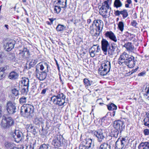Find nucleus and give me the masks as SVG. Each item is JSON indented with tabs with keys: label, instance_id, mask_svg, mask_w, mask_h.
<instances>
[{
	"label": "nucleus",
	"instance_id": "12",
	"mask_svg": "<svg viewBox=\"0 0 149 149\" xmlns=\"http://www.w3.org/2000/svg\"><path fill=\"white\" fill-rule=\"evenodd\" d=\"M108 0L102 3V6L100 9L102 11L101 14L102 15H105L108 13V10L109 8L111 9L108 4Z\"/></svg>",
	"mask_w": 149,
	"mask_h": 149
},
{
	"label": "nucleus",
	"instance_id": "14",
	"mask_svg": "<svg viewBox=\"0 0 149 149\" xmlns=\"http://www.w3.org/2000/svg\"><path fill=\"white\" fill-rule=\"evenodd\" d=\"M15 41L13 40H10L4 45L5 49L8 51H10L14 47Z\"/></svg>",
	"mask_w": 149,
	"mask_h": 149
},
{
	"label": "nucleus",
	"instance_id": "44",
	"mask_svg": "<svg viewBox=\"0 0 149 149\" xmlns=\"http://www.w3.org/2000/svg\"><path fill=\"white\" fill-rule=\"evenodd\" d=\"M83 82L86 87L90 86L91 84L90 81L87 78H85L84 79Z\"/></svg>",
	"mask_w": 149,
	"mask_h": 149
},
{
	"label": "nucleus",
	"instance_id": "24",
	"mask_svg": "<svg viewBox=\"0 0 149 149\" xmlns=\"http://www.w3.org/2000/svg\"><path fill=\"white\" fill-rule=\"evenodd\" d=\"M57 4L61 8H65L67 7V0H59Z\"/></svg>",
	"mask_w": 149,
	"mask_h": 149
},
{
	"label": "nucleus",
	"instance_id": "36",
	"mask_svg": "<svg viewBox=\"0 0 149 149\" xmlns=\"http://www.w3.org/2000/svg\"><path fill=\"white\" fill-rule=\"evenodd\" d=\"M6 59L4 53L3 52H0V65L3 63Z\"/></svg>",
	"mask_w": 149,
	"mask_h": 149
},
{
	"label": "nucleus",
	"instance_id": "43",
	"mask_svg": "<svg viewBox=\"0 0 149 149\" xmlns=\"http://www.w3.org/2000/svg\"><path fill=\"white\" fill-rule=\"evenodd\" d=\"M8 58L9 60L11 61H15V54L13 53H10L9 54Z\"/></svg>",
	"mask_w": 149,
	"mask_h": 149
},
{
	"label": "nucleus",
	"instance_id": "18",
	"mask_svg": "<svg viewBox=\"0 0 149 149\" xmlns=\"http://www.w3.org/2000/svg\"><path fill=\"white\" fill-rule=\"evenodd\" d=\"M28 130L29 132L32 133L35 136H37L38 131L37 127L31 125L28 128Z\"/></svg>",
	"mask_w": 149,
	"mask_h": 149
},
{
	"label": "nucleus",
	"instance_id": "11",
	"mask_svg": "<svg viewBox=\"0 0 149 149\" xmlns=\"http://www.w3.org/2000/svg\"><path fill=\"white\" fill-rule=\"evenodd\" d=\"M23 134V133L21 131L18 130H16L13 134L12 136L15 141L19 142L22 139Z\"/></svg>",
	"mask_w": 149,
	"mask_h": 149
},
{
	"label": "nucleus",
	"instance_id": "42",
	"mask_svg": "<svg viewBox=\"0 0 149 149\" xmlns=\"http://www.w3.org/2000/svg\"><path fill=\"white\" fill-rule=\"evenodd\" d=\"M124 24L123 22H119L118 24V29L122 32L123 31L124 29Z\"/></svg>",
	"mask_w": 149,
	"mask_h": 149
},
{
	"label": "nucleus",
	"instance_id": "20",
	"mask_svg": "<svg viewBox=\"0 0 149 149\" xmlns=\"http://www.w3.org/2000/svg\"><path fill=\"white\" fill-rule=\"evenodd\" d=\"M138 148L139 149H149V141L141 143Z\"/></svg>",
	"mask_w": 149,
	"mask_h": 149
},
{
	"label": "nucleus",
	"instance_id": "8",
	"mask_svg": "<svg viewBox=\"0 0 149 149\" xmlns=\"http://www.w3.org/2000/svg\"><path fill=\"white\" fill-rule=\"evenodd\" d=\"M103 131L102 130L99 129L97 130H94L92 132V133L96 137L97 140L100 142L102 141L105 138Z\"/></svg>",
	"mask_w": 149,
	"mask_h": 149
},
{
	"label": "nucleus",
	"instance_id": "47",
	"mask_svg": "<svg viewBox=\"0 0 149 149\" xmlns=\"http://www.w3.org/2000/svg\"><path fill=\"white\" fill-rule=\"evenodd\" d=\"M43 127V125H42V129L41 131L40 132V134L42 137H44V136H46L47 134V130L46 129H44Z\"/></svg>",
	"mask_w": 149,
	"mask_h": 149
},
{
	"label": "nucleus",
	"instance_id": "55",
	"mask_svg": "<svg viewBox=\"0 0 149 149\" xmlns=\"http://www.w3.org/2000/svg\"><path fill=\"white\" fill-rule=\"evenodd\" d=\"M93 46L96 47V48H95V50L97 54L98 52L100 51V49L99 46H97L96 45H93Z\"/></svg>",
	"mask_w": 149,
	"mask_h": 149
},
{
	"label": "nucleus",
	"instance_id": "61",
	"mask_svg": "<svg viewBox=\"0 0 149 149\" xmlns=\"http://www.w3.org/2000/svg\"><path fill=\"white\" fill-rule=\"evenodd\" d=\"M131 24L132 25L134 26H136L137 23L135 20H133L132 22H131Z\"/></svg>",
	"mask_w": 149,
	"mask_h": 149
},
{
	"label": "nucleus",
	"instance_id": "15",
	"mask_svg": "<svg viewBox=\"0 0 149 149\" xmlns=\"http://www.w3.org/2000/svg\"><path fill=\"white\" fill-rule=\"evenodd\" d=\"M114 14L116 16H119L120 15H122L123 19L126 18L128 15L127 10L126 9H124L121 11L115 10Z\"/></svg>",
	"mask_w": 149,
	"mask_h": 149
},
{
	"label": "nucleus",
	"instance_id": "64",
	"mask_svg": "<svg viewBox=\"0 0 149 149\" xmlns=\"http://www.w3.org/2000/svg\"><path fill=\"white\" fill-rule=\"evenodd\" d=\"M26 149H34V147L33 146L30 145L29 148L27 147Z\"/></svg>",
	"mask_w": 149,
	"mask_h": 149
},
{
	"label": "nucleus",
	"instance_id": "25",
	"mask_svg": "<svg viewBox=\"0 0 149 149\" xmlns=\"http://www.w3.org/2000/svg\"><path fill=\"white\" fill-rule=\"evenodd\" d=\"M19 75L18 73L15 72H11L8 76V77L11 79H15L18 78Z\"/></svg>",
	"mask_w": 149,
	"mask_h": 149
},
{
	"label": "nucleus",
	"instance_id": "52",
	"mask_svg": "<svg viewBox=\"0 0 149 149\" xmlns=\"http://www.w3.org/2000/svg\"><path fill=\"white\" fill-rule=\"evenodd\" d=\"M40 77H42V80L46 78L47 77V74L46 73L45 71L43 72L41 74H40Z\"/></svg>",
	"mask_w": 149,
	"mask_h": 149
},
{
	"label": "nucleus",
	"instance_id": "26",
	"mask_svg": "<svg viewBox=\"0 0 149 149\" xmlns=\"http://www.w3.org/2000/svg\"><path fill=\"white\" fill-rule=\"evenodd\" d=\"M96 47L93 46L89 49V53L90 54L91 57H94L95 54H97L95 50V48Z\"/></svg>",
	"mask_w": 149,
	"mask_h": 149
},
{
	"label": "nucleus",
	"instance_id": "57",
	"mask_svg": "<svg viewBox=\"0 0 149 149\" xmlns=\"http://www.w3.org/2000/svg\"><path fill=\"white\" fill-rule=\"evenodd\" d=\"M39 149H47V145L45 143L41 145Z\"/></svg>",
	"mask_w": 149,
	"mask_h": 149
},
{
	"label": "nucleus",
	"instance_id": "35",
	"mask_svg": "<svg viewBox=\"0 0 149 149\" xmlns=\"http://www.w3.org/2000/svg\"><path fill=\"white\" fill-rule=\"evenodd\" d=\"M29 80L28 78H25L22 81V83L24 86L29 87Z\"/></svg>",
	"mask_w": 149,
	"mask_h": 149
},
{
	"label": "nucleus",
	"instance_id": "2",
	"mask_svg": "<svg viewBox=\"0 0 149 149\" xmlns=\"http://www.w3.org/2000/svg\"><path fill=\"white\" fill-rule=\"evenodd\" d=\"M103 24L101 20H94L90 27V33L93 36L97 37L102 32Z\"/></svg>",
	"mask_w": 149,
	"mask_h": 149
},
{
	"label": "nucleus",
	"instance_id": "9",
	"mask_svg": "<svg viewBox=\"0 0 149 149\" xmlns=\"http://www.w3.org/2000/svg\"><path fill=\"white\" fill-rule=\"evenodd\" d=\"M113 126L115 128L119 130L120 133H121L125 127L124 122L119 120L114 122Z\"/></svg>",
	"mask_w": 149,
	"mask_h": 149
},
{
	"label": "nucleus",
	"instance_id": "34",
	"mask_svg": "<svg viewBox=\"0 0 149 149\" xmlns=\"http://www.w3.org/2000/svg\"><path fill=\"white\" fill-rule=\"evenodd\" d=\"M47 66V64L45 62H42L39 63L36 66V68H39L40 70H42L44 69V66Z\"/></svg>",
	"mask_w": 149,
	"mask_h": 149
},
{
	"label": "nucleus",
	"instance_id": "53",
	"mask_svg": "<svg viewBox=\"0 0 149 149\" xmlns=\"http://www.w3.org/2000/svg\"><path fill=\"white\" fill-rule=\"evenodd\" d=\"M144 90L146 93L144 94V95L145 96H148V94L149 93V86H147L146 87Z\"/></svg>",
	"mask_w": 149,
	"mask_h": 149
},
{
	"label": "nucleus",
	"instance_id": "16",
	"mask_svg": "<svg viewBox=\"0 0 149 149\" xmlns=\"http://www.w3.org/2000/svg\"><path fill=\"white\" fill-rule=\"evenodd\" d=\"M27 113L26 114V117L28 118L30 116H32L34 110V107L32 105L29 104H27Z\"/></svg>",
	"mask_w": 149,
	"mask_h": 149
},
{
	"label": "nucleus",
	"instance_id": "33",
	"mask_svg": "<svg viewBox=\"0 0 149 149\" xmlns=\"http://www.w3.org/2000/svg\"><path fill=\"white\" fill-rule=\"evenodd\" d=\"M44 120H42V119L41 118H34L33 122L34 124L36 125H39L40 123H41L42 124L44 123L43 122Z\"/></svg>",
	"mask_w": 149,
	"mask_h": 149
},
{
	"label": "nucleus",
	"instance_id": "27",
	"mask_svg": "<svg viewBox=\"0 0 149 149\" xmlns=\"http://www.w3.org/2000/svg\"><path fill=\"white\" fill-rule=\"evenodd\" d=\"M7 69V67L1 68H0V79H2L6 76L4 71Z\"/></svg>",
	"mask_w": 149,
	"mask_h": 149
},
{
	"label": "nucleus",
	"instance_id": "28",
	"mask_svg": "<svg viewBox=\"0 0 149 149\" xmlns=\"http://www.w3.org/2000/svg\"><path fill=\"white\" fill-rule=\"evenodd\" d=\"M99 149H111V146L107 143H104L100 145Z\"/></svg>",
	"mask_w": 149,
	"mask_h": 149
},
{
	"label": "nucleus",
	"instance_id": "17",
	"mask_svg": "<svg viewBox=\"0 0 149 149\" xmlns=\"http://www.w3.org/2000/svg\"><path fill=\"white\" fill-rule=\"evenodd\" d=\"M19 54L21 55L23 58L24 57L29 58L30 56L29 50L26 48H24L23 50H19Z\"/></svg>",
	"mask_w": 149,
	"mask_h": 149
},
{
	"label": "nucleus",
	"instance_id": "3",
	"mask_svg": "<svg viewBox=\"0 0 149 149\" xmlns=\"http://www.w3.org/2000/svg\"><path fill=\"white\" fill-rule=\"evenodd\" d=\"M14 122L11 117L3 116L1 124V126L5 129L8 128L14 124Z\"/></svg>",
	"mask_w": 149,
	"mask_h": 149
},
{
	"label": "nucleus",
	"instance_id": "7",
	"mask_svg": "<svg viewBox=\"0 0 149 149\" xmlns=\"http://www.w3.org/2000/svg\"><path fill=\"white\" fill-rule=\"evenodd\" d=\"M65 96L63 93H61L56 96V99L55 104H58L59 106L65 105Z\"/></svg>",
	"mask_w": 149,
	"mask_h": 149
},
{
	"label": "nucleus",
	"instance_id": "49",
	"mask_svg": "<svg viewBox=\"0 0 149 149\" xmlns=\"http://www.w3.org/2000/svg\"><path fill=\"white\" fill-rule=\"evenodd\" d=\"M11 91L12 93L15 96H17L19 94V90H17L16 88L13 89Z\"/></svg>",
	"mask_w": 149,
	"mask_h": 149
},
{
	"label": "nucleus",
	"instance_id": "41",
	"mask_svg": "<svg viewBox=\"0 0 149 149\" xmlns=\"http://www.w3.org/2000/svg\"><path fill=\"white\" fill-rule=\"evenodd\" d=\"M135 37V35L131 33H129L127 35V36L126 37V39L128 40L131 41L132 40H133V41H135V39L133 40L134 38Z\"/></svg>",
	"mask_w": 149,
	"mask_h": 149
},
{
	"label": "nucleus",
	"instance_id": "56",
	"mask_svg": "<svg viewBox=\"0 0 149 149\" xmlns=\"http://www.w3.org/2000/svg\"><path fill=\"white\" fill-rule=\"evenodd\" d=\"M49 20H50V22H49L48 21H47V24L51 25V24H52L53 21L56 19L55 18H49Z\"/></svg>",
	"mask_w": 149,
	"mask_h": 149
},
{
	"label": "nucleus",
	"instance_id": "59",
	"mask_svg": "<svg viewBox=\"0 0 149 149\" xmlns=\"http://www.w3.org/2000/svg\"><path fill=\"white\" fill-rule=\"evenodd\" d=\"M146 72L145 71H143L138 74V76H143L146 74Z\"/></svg>",
	"mask_w": 149,
	"mask_h": 149
},
{
	"label": "nucleus",
	"instance_id": "51",
	"mask_svg": "<svg viewBox=\"0 0 149 149\" xmlns=\"http://www.w3.org/2000/svg\"><path fill=\"white\" fill-rule=\"evenodd\" d=\"M122 140L123 142V143L124 146L125 145V147H126L128 143L129 142V141L127 140V139L124 138H122Z\"/></svg>",
	"mask_w": 149,
	"mask_h": 149
},
{
	"label": "nucleus",
	"instance_id": "32",
	"mask_svg": "<svg viewBox=\"0 0 149 149\" xmlns=\"http://www.w3.org/2000/svg\"><path fill=\"white\" fill-rule=\"evenodd\" d=\"M52 144L56 148H57L60 146V142L57 139H55L53 140Z\"/></svg>",
	"mask_w": 149,
	"mask_h": 149
},
{
	"label": "nucleus",
	"instance_id": "5",
	"mask_svg": "<svg viewBox=\"0 0 149 149\" xmlns=\"http://www.w3.org/2000/svg\"><path fill=\"white\" fill-rule=\"evenodd\" d=\"M119 49L117 45L114 42L111 44V46L107 50L108 54L109 56H115L118 52Z\"/></svg>",
	"mask_w": 149,
	"mask_h": 149
},
{
	"label": "nucleus",
	"instance_id": "50",
	"mask_svg": "<svg viewBox=\"0 0 149 149\" xmlns=\"http://www.w3.org/2000/svg\"><path fill=\"white\" fill-rule=\"evenodd\" d=\"M29 87H27L26 88H24L22 90L21 92V93L23 94H26L29 91Z\"/></svg>",
	"mask_w": 149,
	"mask_h": 149
},
{
	"label": "nucleus",
	"instance_id": "37",
	"mask_svg": "<svg viewBox=\"0 0 149 149\" xmlns=\"http://www.w3.org/2000/svg\"><path fill=\"white\" fill-rule=\"evenodd\" d=\"M107 108L109 110H114L117 109V107L114 104L111 103L109 105H107Z\"/></svg>",
	"mask_w": 149,
	"mask_h": 149
},
{
	"label": "nucleus",
	"instance_id": "21",
	"mask_svg": "<svg viewBox=\"0 0 149 149\" xmlns=\"http://www.w3.org/2000/svg\"><path fill=\"white\" fill-rule=\"evenodd\" d=\"M27 104H24L21 107L20 113L23 117H26V114L27 113Z\"/></svg>",
	"mask_w": 149,
	"mask_h": 149
},
{
	"label": "nucleus",
	"instance_id": "22",
	"mask_svg": "<svg viewBox=\"0 0 149 149\" xmlns=\"http://www.w3.org/2000/svg\"><path fill=\"white\" fill-rule=\"evenodd\" d=\"M84 144L88 146H90V148H92V146H93L94 144L92 143V140L90 138L86 139L83 141Z\"/></svg>",
	"mask_w": 149,
	"mask_h": 149
},
{
	"label": "nucleus",
	"instance_id": "54",
	"mask_svg": "<svg viewBox=\"0 0 149 149\" xmlns=\"http://www.w3.org/2000/svg\"><path fill=\"white\" fill-rule=\"evenodd\" d=\"M143 133L145 136H148L149 135V130L147 129H144Z\"/></svg>",
	"mask_w": 149,
	"mask_h": 149
},
{
	"label": "nucleus",
	"instance_id": "60",
	"mask_svg": "<svg viewBox=\"0 0 149 149\" xmlns=\"http://www.w3.org/2000/svg\"><path fill=\"white\" fill-rule=\"evenodd\" d=\"M115 112H116V111H113L112 113H108L107 114H106V116H105V117H106L107 116L108 114L109 113L111 115V116H115Z\"/></svg>",
	"mask_w": 149,
	"mask_h": 149
},
{
	"label": "nucleus",
	"instance_id": "58",
	"mask_svg": "<svg viewBox=\"0 0 149 149\" xmlns=\"http://www.w3.org/2000/svg\"><path fill=\"white\" fill-rule=\"evenodd\" d=\"M42 114L44 118H47V113L46 111L43 109H42Z\"/></svg>",
	"mask_w": 149,
	"mask_h": 149
},
{
	"label": "nucleus",
	"instance_id": "39",
	"mask_svg": "<svg viewBox=\"0 0 149 149\" xmlns=\"http://www.w3.org/2000/svg\"><path fill=\"white\" fill-rule=\"evenodd\" d=\"M56 99V96H52L51 97H48V98L47 99V100H50V102H49L50 104H52V103H54L55 104Z\"/></svg>",
	"mask_w": 149,
	"mask_h": 149
},
{
	"label": "nucleus",
	"instance_id": "19",
	"mask_svg": "<svg viewBox=\"0 0 149 149\" xmlns=\"http://www.w3.org/2000/svg\"><path fill=\"white\" fill-rule=\"evenodd\" d=\"M123 47H125L129 52H132L134 50V47L131 42H127L125 43Z\"/></svg>",
	"mask_w": 149,
	"mask_h": 149
},
{
	"label": "nucleus",
	"instance_id": "31",
	"mask_svg": "<svg viewBox=\"0 0 149 149\" xmlns=\"http://www.w3.org/2000/svg\"><path fill=\"white\" fill-rule=\"evenodd\" d=\"M146 116L143 120L144 125L149 127V113L146 114Z\"/></svg>",
	"mask_w": 149,
	"mask_h": 149
},
{
	"label": "nucleus",
	"instance_id": "63",
	"mask_svg": "<svg viewBox=\"0 0 149 149\" xmlns=\"http://www.w3.org/2000/svg\"><path fill=\"white\" fill-rule=\"evenodd\" d=\"M101 101H102V99L101 98H100V99H97V100L96 101V102L97 103H99V104H103V103H101L100 102Z\"/></svg>",
	"mask_w": 149,
	"mask_h": 149
},
{
	"label": "nucleus",
	"instance_id": "30",
	"mask_svg": "<svg viewBox=\"0 0 149 149\" xmlns=\"http://www.w3.org/2000/svg\"><path fill=\"white\" fill-rule=\"evenodd\" d=\"M66 28V26L61 24H58L57 26L56 29L57 31H62L65 30Z\"/></svg>",
	"mask_w": 149,
	"mask_h": 149
},
{
	"label": "nucleus",
	"instance_id": "46",
	"mask_svg": "<svg viewBox=\"0 0 149 149\" xmlns=\"http://www.w3.org/2000/svg\"><path fill=\"white\" fill-rule=\"evenodd\" d=\"M37 63V61L36 60H32L29 64L28 69H30L31 67H33Z\"/></svg>",
	"mask_w": 149,
	"mask_h": 149
},
{
	"label": "nucleus",
	"instance_id": "48",
	"mask_svg": "<svg viewBox=\"0 0 149 149\" xmlns=\"http://www.w3.org/2000/svg\"><path fill=\"white\" fill-rule=\"evenodd\" d=\"M79 149H90V146H86L83 143H81L79 147Z\"/></svg>",
	"mask_w": 149,
	"mask_h": 149
},
{
	"label": "nucleus",
	"instance_id": "1",
	"mask_svg": "<svg viewBox=\"0 0 149 149\" xmlns=\"http://www.w3.org/2000/svg\"><path fill=\"white\" fill-rule=\"evenodd\" d=\"M136 62L134 58L132 56H129L128 54L123 52L118 58V63L120 65H126L129 68L134 67Z\"/></svg>",
	"mask_w": 149,
	"mask_h": 149
},
{
	"label": "nucleus",
	"instance_id": "23",
	"mask_svg": "<svg viewBox=\"0 0 149 149\" xmlns=\"http://www.w3.org/2000/svg\"><path fill=\"white\" fill-rule=\"evenodd\" d=\"M119 130L115 128L111 130V134L112 136H113L115 138H117L119 134V135H121Z\"/></svg>",
	"mask_w": 149,
	"mask_h": 149
},
{
	"label": "nucleus",
	"instance_id": "45",
	"mask_svg": "<svg viewBox=\"0 0 149 149\" xmlns=\"http://www.w3.org/2000/svg\"><path fill=\"white\" fill-rule=\"evenodd\" d=\"M27 98L24 96H22L19 99V102L20 104H23L26 103Z\"/></svg>",
	"mask_w": 149,
	"mask_h": 149
},
{
	"label": "nucleus",
	"instance_id": "6",
	"mask_svg": "<svg viewBox=\"0 0 149 149\" xmlns=\"http://www.w3.org/2000/svg\"><path fill=\"white\" fill-rule=\"evenodd\" d=\"M6 107V109L9 114H14L17 111L15 103L11 101L7 102Z\"/></svg>",
	"mask_w": 149,
	"mask_h": 149
},
{
	"label": "nucleus",
	"instance_id": "40",
	"mask_svg": "<svg viewBox=\"0 0 149 149\" xmlns=\"http://www.w3.org/2000/svg\"><path fill=\"white\" fill-rule=\"evenodd\" d=\"M61 10V6L59 5L55 6L54 7V12L55 13L58 14L60 13Z\"/></svg>",
	"mask_w": 149,
	"mask_h": 149
},
{
	"label": "nucleus",
	"instance_id": "62",
	"mask_svg": "<svg viewBox=\"0 0 149 149\" xmlns=\"http://www.w3.org/2000/svg\"><path fill=\"white\" fill-rule=\"evenodd\" d=\"M46 91L47 88H44L42 90L41 93L42 95H44L46 93Z\"/></svg>",
	"mask_w": 149,
	"mask_h": 149
},
{
	"label": "nucleus",
	"instance_id": "29",
	"mask_svg": "<svg viewBox=\"0 0 149 149\" xmlns=\"http://www.w3.org/2000/svg\"><path fill=\"white\" fill-rule=\"evenodd\" d=\"M123 4L120 1V0H115L113 6L116 8L122 7Z\"/></svg>",
	"mask_w": 149,
	"mask_h": 149
},
{
	"label": "nucleus",
	"instance_id": "13",
	"mask_svg": "<svg viewBox=\"0 0 149 149\" xmlns=\"http://www.w3.org/2000/svg\"><path fill=\"white\" fill-rule=\"evenodd\" d=\"M105 37L109 38L110 40L116 42L117 40L114 34L111 31H107L104 34Z\"/></svg>",
	"mask_w": 149,
	"mask_h": 149
},
{
	"label": "nucleus",
	"instance_id": "4",
	"mask_svg": "<svg viewBox=\"0 0 149 149\" xmlns=\"http://www.w3.org/2000/svg\"><path fill=\"white\" fill-rule=\"evenodd\" d=\"M110 68V62L107 61L101 65L99 69V71L101 75L104 76L106 75L109 71Z\"/></svg>",
	"mask_w": 149,
	"mask_h": 149
},
{
	"label": "nucleus",
	"instance_id": "10",
	"mask_svg": "<svg viewBox=\"0 0 149 149\" xmlns=\"http://www.w3.org/2000/svg\"><path fill=\"white\" fill-rule=\"evenodd\" d=\"M101 48L105 54H107V50L111 46L108 41L105 39L103 38L101 41Z\"/></svg>",
	"mask_w": 149,
	"mask_h": 149
},
{
	"label": "nucleus",
	"instance_id": "38",
	"mask_svg": "<svg viewBox=\"0 0 149 149\" xmlns=\"http://www.w3.org/2000/svg\"><path fill=\"white\" fill-rule=\"evenodd\" d=\"M115 149H125V148L119 143V139L116 142Z\"/></svg>",
	"mask_w": 149,
	"mask_h": 149
}]
</instances>
